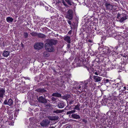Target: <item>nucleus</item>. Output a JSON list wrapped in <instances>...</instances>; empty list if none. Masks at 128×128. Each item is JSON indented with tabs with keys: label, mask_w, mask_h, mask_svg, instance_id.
<instances>
[{
	"label": "nucleus",
	"mask_w": 128,
	"mask_h": 128,
	"mask_svg": "<svg viewBox=\"0 0 128 128\" xmlns=\"http://www.w3.org/2000/svg\"><path fill=\"white\" fill-rule=\"evenodd\" d=\"M57 40L51 39L45 44V48L46 50L49 52H53L54 50L53 45L56 44L57 43Z\"/></svg>",
	"instance_id": "f257e3e1"
},
{
	"label": "nucleus",
	"mask_w": 128,
	"mask_h": 128,
	"mask_svg": "<svg viewBox=\"0 0 128 128\" xmlns=\"http://www.w3.org/2000/svg\"><path fill=\"white\" fill-rule=\"evenodd\" d=\"M88 82H81L78 86L75 87V88L77 90H80L81 92L84 91L86 92L87 90L88 89Z\"/></svg>",
	"instance_id": "f03ea898"
},
{
	"label": "nucleus",
	"mask_w": 128,
	"mask_h": 128,
	"mask_svg": "<svg viewBox=\"0 0 128 128\" xmlns=\"http://www.w3.org/2000/svg\"><path fill=\"white\" fill-rule=\"evenodd\" d=\"M120 92L119 90H118L116 91H113L112 93V97H111V101L116 100L117 99V98H120V97L122 96L123 94Z\"/></svg>",
	"instance_id": "7ed1b4c3"
},
{
	"label": "nucleus",
	"mask_w": 128,
	"mask_h": 128,
	"mask_svg": "<svg viewBox=\"0 0 128 128\" xmlns=\"http://www.w3.org/2000/svg\"><path fill=\"white\" fill-rule=\"evenodd\" d=\"M122 46L120 45V44H118L116 46H111V48L114 50L116 51V53L118 54L119 52L122 51Z\"/></svg>",
	"instance_id": "20e7f679"
},
{
	"label": "nucleus",
	"mask_w": 128,
	"mask_h": 128,
	"mask_svg": "<svg viewBox=\"0 0 128 128\" xmlns=\"http://www.w3.org/2000/svg\"><path fill=\"white\" fill-rule=\"evenodd\" d=\"M50 122V121L48 120L45 119L40 122V124L41 126L43 127H46L48 126Z\"/></svg>",
	"instance_id": "39448f33"
},
{
	"label": "nucleus",
	"mask_w": 128,
	"mask_h": 128,
	"mask_svg": "<svg viewBox=\"0 0 128 128\" xmlns=\"http://www.w3.org/2000/svg\"><path fill=\"white\" fill-rule=\"evenodd\" d=\"M44 46V44L42 42H36L34 44V47L35 49L39 50L42 48Z\"/></svg>",
	"instance_id": "423d86ee"
},
{
	"label": "nucleus",
	"mask_w": 128,
	"mask_h": 128,
	"mask_svg": "<svg viewBox=\"0 0 128 128\" xmlns=\"http://www.w3.org/2000/svg\"><path fill=\"white\" fill-rule=\"evenodd\" d=\"M73 12L71 9H69L67 12L66 17L70 20H72L73 18Z\"/></svg>",
	"instance_id": "0eeeda50"
},
{
	"label": "nucleus",
	"mask_w": 128,
	"mask_h": 128,
	"mask_svg": "<svg viewBox=\"0 0 128 128\" xmlns=\"http://www.w3.org/2000/svg\"><path fill=\"white\" fill-rule=\"evenodd\" d=\"M13 101L11 98H10L8 100L6 99L4 102L5 105H7L9 106H11L13 104Z\"/></svg>",
	"instance_id": "6e6552de"
},
{
	"label": "nucleus",
	"mask_w": 128,
	"mask_h": 128,
	"mask_svg": "<svg viewBox=\"0 0 128 128\" xmlns=\"http://www.w3.org/2000/svg\"><path fill=\"white\" fill-rule=\"evenodd\" d=\"M37 99L38 102H40L45 104L47 102V101L46 99L42 96H40L38 98H37Z\"/></svg>",
	"instance_id": "1a4fd4ad"
},
{
	"label": "nucleus",
	"mask_w": 128,
	"mask_h": 128,
	"mask_svg": "<svg viewBox=\"0 0 128 128\" xmlns=\"http://www.w3.org/2000/svg\"><path fill=\"white\" fill-rule=\"evenodd\" d=\"M110 50V48L108 47H104L102 50V54L108 56V54Z\"/></svg>",
	"instance_id": "9d476101"
},
{
	"label": "nucleus",
	"mask_w": 128,
	"mask_h": 128,
	"mask_svg": "<svg viewBox=\"0 0 128 128\" xmlns=\"http://www.w3.org/2000/svg\"><path fill=\"white\" fill-rule=\"evenodd\" d=\"M46 117L49 119V120H57L58 119V116L48 115Z\"/></svg>",
	"instance_id": "9b49d317"
},
{
	"label": "nucleus",
	"mask_w": 128,
	"mask_h": 128,
	"mask_svg": "<svg viewBox=\"0 0 128 128\" xmlns=\"http://www.w3.org/2000/svg\"><path fill=\"white\" fill-rule=\"evenodd\" d=\"M120 62H118L116 60H115L113 61L112 64L115 68L118 69L119 67V63Z\"/></svg>",
	"instance_id": "f8f14e48"
},
{
	"label": "nucleus",
	"mask_w": 128,
	"mask_h": 128,
	"mask_svg": "<svg viewBox=\"0 0 128 128\" xmlns=\"http://www.w3.org/2000/svg\"><path fill=\"white\" fill-rule=\"evenodd\" d=\"M65 106V103L63 102L59 101L57 104V106L58 108H62L64 107Z\"/></svg>",
	"instance_id": "ddd939ff"
},
{
	"label": "nucleus",
	"mask_w": 128,
	"mask_h": 128,
	"mask_svg": "<svg viewBox=\"0 0 128 128\" xmlns=\"http://www.w3.org/2000/svg\"><path fill=\"white\" fill-rule=\"evenodd\" d=\"M118 90H120L122 91L125 90L126 89V87L122 83L121 84H120Z\"/></svg>",
	"instance_id": "4468645a"
},
{
	"label": "nucleus",
	"mask_w": 128,
	"mask_h": 128,
	"mask_svg": "<svg viewBox=\"0 0 128 128\" xmlns=\"http://www.w3.org/2000/svg\"><path fill=\"white\" fill-rule=\"evenodd\" d=\"M5 90L4 89L2 88L0 89V98H3L5 94Z\"/></svg>",
	"instance_id": "2eb2a0df"
},
{
	"label": "nucleus",
	"mask_w": 128,
	"mask_h": 128,
	"mask_svg": "<svg viewBox=\"0 0 128 128\" xmlns=\"http://www.w3.org/2000/svg\"><path fill=\"white\" fill-rule=\"evenodd\" d=\"M104 83L106 84H108L109 86V85L111 84L112 82L113 81L111 80H109L108 79H104Z\"/></svg>",
	"instance_id": "dca6fc26"
},
{
	"label": "nucleus",
	"mask_w": 128,
	"mask_h": 128,
	"mask_svg": "<svg viewBox=\"0 0 128 128\" xmlns=\"http://www.w3.org/2000/svg\"><path fill=\"white\" fill-rule=\"evenodd\" d=\"M93 78L95 82H96L100 81L102 79V78L101 77L95 76H94Z\"/></svg>",
	"instance_id": "f3484780"
},
{
	"label": "nucleus",
	"mask_w": 128,
	"mask_h": 128,
	"mask_svg": "<svg viewBox=\"0 0 128 128\" xmlns=\"http://www.w3.org/2000/svg\"><path fill=\"white\" fill-rule=\"evenodd\" d=\"M64 40L68 43H70L71 42V39L70 36H66L64 38Z\"/></svg>",
	"instance_id": "a211bd4d"
},
{
	"label": "nucleus",
	"mask_w": 128,
	"mask_h": 128,
	"mask_svg": "<svg viewBox=\"0 0 128 128\" xmlns=\"http://www.w3.org/2000/svg\"><path fill=\"white\" fill-rule=\"evenodd\" d=\"M111 84H112V87L113 88H117L118 90L119 85L114 82H112Z\"/></svg>",
	"instance_id": "6ab92c4d"
},
{
	"label": "nucleus",
	"mask_w": 128,
	"mask_h": 128,
	"mask_svg": "<svg viewBox=\"0 0 128 128\" xmlns=\"http://www.w3.org/2000/svg\"><path fill=\"white\" fill-rule=\"evenodd\" d=\"M127 19V14H124V16L121 17L120 18V19L119 21L121 22H122L124 20Z\"/></svg>",
	"instance_id": "aec40b11"
},
{
	"label": "nucleus",
	"mask_w": 128,
	"mask_h": 128,
	"mask_svg": "<svg viewBox=\"0 0 128 128\" xmlns=\"http://www.w3.org/2000/svg\"><path fill=\"white\" fill-rule=\"evenodd\" d=\"M114 82L116 84H117L118 85H119L120 84H122V81L119 78H117L115 80H114V82Z\"/></svg>",
	"instance_id": "412c9836"
},
{
	"label": "nucleus",
	"mask_w": 128,
	"mask_h": 128,
	"mask_svg": "<svg viewBox=\"0 0 128 128\" xmlns=\"http://www.w3.org/2000/svg\"><path fill=\"white\" fill-rule=\"evenodd\" d=\"M72 118L76 119L80 118V117L79 115L76 114H72Z\"/></svg>",
	"instance_id": "4be33fe9"
},
{
	"label": "nucleus",
	"mask_w": 128,
	"mask_h": 128,
	"mask_svg": "<svg viewBox=\"0 0 128 128\" xmlns=\"http://www.w3.org/2000/svg\"><path fill=\"white\" fill-rule=\"evenodd\" d=\"M10 52L8 51H4L3 52L2 55L4 56L7 57L9 54Z\"/></svg>",
	"instance_id": "5701e85b"
},
{
	"label": "nucleus",
	"mask_w": 128,
	"mask_h": 128,
	"mask_svg": "<svg viewBox=\"0 0 128 128\" xmlns=\"http://www.w3.org/2000/svg\"><path fill=\"white\" fill-rule=\"evenodd\" d=\"M116 53V52L115 50H113L111 51V50H110L108 54V56L111 55L113 56Z\"/></svg>",
	"instance_id": "b1692460"
},
{
	"label": "nucleus",
	"mask_w": 128,
	"mask_h": 128,
	"mask_svg": "<svg viewBox=\"0 0 128 128\" xmlns=\"http://www.w3.org/2000/svg\"><path fill=\"white\" fill-rule=\"evenodd\" d=\"M37 34V36L39 38H43L46 37V36L43 34L39 33Z\"/></svg>",
	"instance_id": "393cba45"
},
{
	"label": "nucleus",
	"mask_w": 128,
	"mask_h": 128,
	"mask_svg": "<svg viewBox=\"0 0 128 128\" xmlns=\"http://www.w3.org/2000/svg\"><path fill=\"white\" fill-rule=\"evenodd\" d=\"M125 42V39L123 37L120 39L118 41V44L122 46L123 44Z\"/></svg>",
	"instance_id": "a878e982"
},
{
	"label": "nucleus",
	"mask_w": 128,
	"mask_h": 128,
	"mask_svg": "<svg viewBox=\"0 0 128 128\" xmlns=\"http://www.w3.org/2000/svg\"><path fill=\"white\" fill-rule=\"evenodd\" d=\"M52 96L58 97H60L62 96L61 94L60 93L56 92L53 93L52 94Z\"/></svg>",
	"instance_id": "bb28decb"
},
{
	"label": "nucleus",
	"mask_w": 128,
	"mask_h": 128,
	"mask_svg": "<svg viewBox=\"0 0 128 128\" xmlns=\"http://www.w3.org/2000/svg\"><path fill=\"white\" fill-rule=\"evenodd\" d=\"M26 88L25 86H19L18 89L21 92H23L24 91V90Z\"/></svg>",
	"instance_id": "cd10ccee"
},
{
	"label": "nucleus",
	"mask_w": 128,
	"mask_h": 128,
	"mask_svg": "<svg viewBox=\"0 0 128 128\" xmlns=\"http://www.w3.org/2000/svg\"><path fill=\"white\" fill-rule=\"evenodd\" d=\"M80 63L81 64H82V65H84V66L87 67V66H86L88 64V62H86V60H82L80 62Z\"/></svg>",
	"instance_id": "c85d7f7f"
},
{
	"label": "nucleus",
	"mask_w": 128,
	"mask_h": 128,
	"mask_svg": "<svg viewBox=\"0 0 128 128\" xmlns=\"http://www.w3.org/2000/svg\"><path fill=\"white\" fill-rule=\"evenodd\" d=\"M80 104L79 103L77 105L74 106L75 107L74 108V110H79L80 109Z\"/></svg>",
	"instance_id": "c756f323"
},
{
	"label": "nucleus",
	"mask_w": 128,
	"mask_h": 128,
	"mask_svg": "<svg viewBox=\"0 0 128 128\" xmlns=\"http://www.w3.org/2000/svg\"><path fill=\"white\" fill-rule=\"evenodd\" d=\"M13 19L11 17L9 16L7 17L6 18V20L7 22H12L13 21Z\"/></svg>",
	"instance_id": "7c9ffc66"
},
{
	"label": "nucleus",
	"mask_w": 128,
	"mask_h": 128,
	"mask_svg": "<svg viewBox=\"0 0 128 128\" xmlns=\"http://www.w3.org/2000/svg\"><path fill=\"white\" fill-rule=\"evenodd\" d=\"M37 91L39 92H46V90L43 88H39L37 90Z\"/></svg>",
	"instance_id": "2f4dec72"
},
{
	"label": "nucleus",
	"mask_w": 128,
	"mask_h": 128,
	"mask_svg": "<svg viewBox=\"0 0 128 128\" xmlns=\"http://www.w3.org/2000/svg\"><path fill=\"white\" fill-rule=\"evenodd\" d=\"M105 6L108 9H110V8L112 6V5H111L110 3H108L107 2L106 3Z\"/></svg>",
	"instance_id": "473e14b6"
},
{
	"label": "nucleus",
	"mask_w": 128,
	"mask_h": 128,
	"mask_svg": "<svg viewBox=\"0 0 128 128\" xmlns=\"http://www.w3.org/2000/svg\"><path fill=\"white\" fill-rule=\"evenodd\" d=\"M64 112V110H54L53 111V113H56V114H58L59 113H62V112Z\"/></svg>",
	"instance_id": "72a5a7b5"
},
{
	"label": "nucleus",
	"mask_w": 128,
	"mask_h": 128,
	"mask_svg": "<svg viewBox=\"0 0 128 128\" xmlns=\"http://www.w3.org/2000/svg\"><path fill=\"white\" fill-rule=\"evenodd\" d=\"M123 36L121 35H117L115 36V38L116 39L118 40V41L120 40V39Z\"/></svg>",
	"instance_id": "f704fd0d"
},
{
	"label": "nucleus",
	"mask_w": 128,
	"mask_h": 128,
	"mask_svg": "<svg viewBox=\"0 0 128 128\" xmlns=\"http://www.w3.org/2000/svg\"><path fill=\"white\" fill-rule=\"evenodd\" d=\"M38 33L36 32H33L30 33V34L33 36H37Z\"/></svg>",
	"instance_id": "c9c22d12"
},
{
	"label": "nucleus",
	"mask_w": 128,
	"mask_h": 128,
	"mask_svg": "<svg viewBox=\"0 0 128 128\" xmlns=\"http://www.w3.org/2000/svg\"><path fill=\"white\" fill-rule=\"evenodd\" d=\"M111 8L112 10L114 11L116 10L117 8V6H112Z\"/></svg>",
	"instance_id": "e433bc0d"
},
{
	"label": "nucleus",
	"mask_w": 128,
	"mask_h": 128,
	"mask_svg": "<svg viewBox=\"0 0 128 128\" xmlns=\"http://www.w3.org/2000/svg\"><path fill=\"white\" fill-rule=\"evenodd\" d=\"M76 112V111L75 110H73L70 111H69L67 112L66 114L68 115L71 114H74Z\"/></svg>",
	"instance_id": "4c0bfd02"
},
{
	"label": "nucleus",
	"mask_w": 128,
	"mask_h": 128,
	"mask_svg": "<svg viewBox=\"0 0 128 128\" xmlns=\"http://www.w3.org/2000/svg\"><path fill=\"white\" fill-rule=\"evenodd\" d=\"M62 2V3L63 5L65 6L66 7L68 8V6L66 4L64 0H61Z\"/></svg>",
	"instance_id": "58836bf2"
},
{
	"label": "nucleus",
	"mask_w": 128,
	"mask_h": 128,
	"mask_svg": "<svg viewBox=\"0 0 128 128\" xmlns=\"http://www.w3.org/2000/svg\"><path fill=\"white\" fill-rule=\"evenodd\" d=\"M68 4L70 5L71 6L72 5L71 3L72 2L70 0H64Z\"/></svg>",
	"instance_id": "ea45409f"
},
{
	"label": "nucleus",
	"mask_w": 128,
	"mask_h": 128,
	"mask_svg": "<svg viewBox=\"0 0 128 128\" xmlns=\"http://www.w3.org/2000/svg\"><path fill=\"white\" fill-rule=\"evenodd\" d=\"M28 34L27 32H24V37L25 38H27L28 37Z\"/></svg>",
	"instance_id": "a19ab883"
},
{
	"label": "nucleus",
	"mask_w": 128,
	"mask_h": 128,
	"mask_svg": "<svg viewBox=\"0 0 128 128\" xmlns=\"http://www.w3.org/2000/svg\"><path fill=\"white\" fill-rule=\"evenodd\" d=\"M0 46L2 48H3L4 47L5 45L4 42H2V43L0 44Z\"/></svg>",
	"instance_id": "79ce46f5"
},
{
	"label": "nucleus",
	"mask_w": 128,
	"mask_h": 128,
	"mask_svg": "<svg viewBox=\"0 0 128 128\" xmlns=\"http://www.w3.org/2000/svg\"><path fill=\"white\" fill-rule=\"evenodd\" d=\"M9 119L10 120H12L13 118V114H10L9 115Z\"/></svg>",
	"instance_id": "37998d69"
},
{
	"label": "nucleus",
	"mask_w": 128,
	"mask_h": 128,
	"mask_svg": "<svg viewBox=\"0 0 128 128\" xmlns=\"http://www.w3.org/2000/svg\"><path fill=\"white\" fill-rule=\"evenodd\" d=\"M14 122L13 121H11L9 123V124L10 125H11V126H14Z\"/></svg>",
	"instance_id": "c03bdc74"
},
{
	"label": "nucleus",
	"mask_w": 128,
	"mask_h": 128,
	"mask_svg": "<svg viewBox=\"0 0 128 128\" xmlns=\"http://www.w3.org/2000/svg\"><path fill=\"white\" fill-rule=\"evenodd\" d=\"M18 113H17L16 112H15V113H14V117H15V118L17 116V115L18 114Z\"/></svg>",
	"instance_id": "a18cd8bd"
},
{
	"label": "nucleus",
	"mask_w": 128,
	"mask_h": 128,
	"mask_svg": "<svg viewBox=\"0 0 128 128\" xmlns=\"http://www.w3.org/2000/svg\"><path fill=\"white\" fill-rule=\"evenodd\" d=\"M19 111H20L19 109L16 108V110H15V112H16L17 113H19Z\"/></svg>",
	"instance_id": "49530a36"
},
{
	"label": "nucleus",
	"mask_w": 128,
	"mask_h": 128,
	"mask_svg": "<svg viewBox=\"0 0 128 128\" xmlns=\"http://www.w3.org/2000/svg\"><path fill=\"white\" fill-rule=\"evenodd\" d=\"M121 15L118 12L117 14V18L118 19H119L120 17L121 18V17H120Z\"/></svg>",
	"instance_id": "de8ad7c7"
},
{
	"label": "nucleus",
	"mask_w": 128,
	"mask_h": 128,
	"mask_svg": "<svg viewBox=\"0 0 128 128\" xmlns=\"http://www.w3.org/2000/svg\"><path fill=\"white\" fill-rule=\"evenodd\" d=\"M47 28L46 27L44 28H42L41 29H42V32H43L44 31H45L46 30V29Z\"/></svg>",
	"instance_id": "09e8293b"
},
{
	"label": "nucleus",
	"mask_w": 128,
	"mask_h": 128,
	"mask_svg": "<svg viewBox=\"0 0 128 128\" xmlns=\"http://www.w3.org/2000/svg\"><path fill=\"white\" fill-rule=\"evenodd\" d=\"M44 54L45 56L46 57H48L49 56V55L48 54H47V52H44Z\"/></svg>",
	"instance_id": "8fccbe9b"
},
{
	"label": "nucleus",
	"mask_w": 128,
	"mask_h": 128,
	"mask_svg": "<svg viewBox=\"0 0 128 128\" xmlns=\"http://www.w3.org/2000/svg\"><path fill=\"white\" fill-rule=\"evenodd\" d=\"M82 121L83 122H84L85 123H86L87 122V121L85 119H82Z\"/></svg>",
	"instance_id": "3c124183"
},
{
	"label": "nucleus",
	"mask_w": 128,
	"mask_h": 128,
	"mask_svg": "<svg viewBox=\"0 0 128 128\" xmlns=\"http://www.w3.org/2000/svg\"><path fill=\"white\" fill-rule=\"evenodd\" d=\"M125 45L126 46H127V47L128 46V41H127L126 42H125Z\"/></svg>",
	"instance_id": "603ef678"
},
{
	"label": "nucleus",
	"mask_w": 128,
	"mask_h": 128,
	"mask_svg": "<svg viewBox=\"0 0 128 128\" xmlns=\"http://www.w3.org/2000/svg\"><path fill=\"white\" fill-rule=\"evenodd\" d=\"M72 30H70L68 32V34H71L72 33Z\"/></svg>",
	"instance_id": "864d4df0"
},
{
	"label": "nucleus",
	"mask_w": 128,
	"mask_h": 128,
	"mask_svg": "<svg viewBox=\"0 0 128 128\" xmlns=\"http://www.w3.org/2000/svg\"><path fill=\"white\" fill-rule=\"evenodd\" d=\"M67 22H68V24L69 25H71V22L70 20H67Z\"/></svg>",
	"instance_id": "5fc2aeb1"
},
{
	"label": "nucleus",
	"mask_w": 128,
	"mask_h": 128,
	"mask_svg": "<svg viewBox=\"0 0 128 128\" xmlns=\"http://www.w3.org/2000/svg\"><path fill=\"white\" fill-rule=\"evenodd\" d=\"M70 43H68L67 44V47L68 48H70L71 46L70 44Z\"/></svg>",
	"instance_id": "6e6d98bb"
},
{
	"label": "nucleus",
	"mask_w": 128,
	"mask_h": 128,
	"mask_svg": "<svg viewBox=\"0 0 128 128\" xmlns=\"http://www.w3.org/2000/svg\"><path fill=\"white\" fill-rule=\"evenodd\" d=\"M45 8L46 9V10H48L49 8L48 6H45Z\"/></svg>",
	"instance_id": "4d7b16f0"
},
{
	"label": "nucleus",
	"mask_w": 128,
	"mask_h": 128,
	"mask_svg": "<svg viewBox=\"0 0 128 128\" xmlns=\"http://www.w3.org/2000/svg\"><path fill=\"white\" fill-rule=\"evenodd\" d=\"M94 74H95L98 75L99 74V73H98V72H94Z\"/></svg>",
	"instance_id": "13d9d810"
},
{
	"label": "nucleus",
	"mask_w": 128,
	"mask_h": 128,
	"mask_svg": "<svg viewBox=\"0 0 128 128\" xmlns=\"http://www.w3.org/2000/svg\"><path fill=\"white\" fill-rule=\"evenodd\" d=\"M88 41L90 43H92V41L90 40H88Z\"/></svg>",
	"instance_id": "bf43d9fd"
},
{
	"label": "nucleus",
	"mask_w": 128,
	"mask_h": 128,
	"mask_svg": "<svg viewBox=\"0 0 128 128\" xmlns=\"http://www.w3.org/2000/svg\"><path fill=\"white\" fill-rule=\"evenodd\" d=\"M66 128H72L71 126H69L66 127Z\"/></svg>",
	"instance_id": "052dcab7"
},
{
	"label": "nucleus",
	"mask_w": 128,
	"mask_h": 128,
	"mask_svg": "<svg viewBox=\"0 0 128 128\" xmlns=\"http://www.w3.org/2000/svg\"><path fill=\"white\" fill-rule=\"evenodd\" d=\"M16 75H14V78H17V76H16Z\"/></svg>",
	"instance_id": "680f3d73"
},
{
	"label": "nucleus",
	"mask_w": 128,
	"mask_h": 128,
	"mask_svg": "<svg viewBox=\"0 0 128 128\" xmlns=\"http://www.w3.org/2000/svg\"><path fill=\"white\" fill-rule=\"evenodd\" d=\"M114 0L118 2L119 0Z\"/></svg>",
	"instance_id": "e2e57ef3"
},
{
	"label": "nucleus",
	"mask_w": 128,
	"mask_h": 128,
	"mask_svg": "<svg viewBox=\"0 0 128 128\" xmlns=\"http://www.w3.org/2000/svg\"><path fill=\"white\" fill-rule=\"evenodd\" d=\"M126 14V13L125 14H123V13H122L121 15H122V16H124V14Z\"/></svg>",
	"instance_id": "0e129e2a"
},
{
	"label": "nucleus",
	"mask_w": 128,
	"mask_h": 128,
	"mask_svg": "<svg viewBox=\"0 0 128 128\" xmlns=\"http://www.w3.org/2000/svg\"><path fill=\"white\" fill-rule=\"evenodd\" d=\"M64 110H68L66 109V108H65L64 109Z\"/></svg>",
	"instance_id": "69168bd1"
},
{
	"label": "nucleus",
	"mask_w": 128,
	"mask_h": 128,
	"mask_svg": "<svg viewBox=\"0 0 128 128\" xmlns=\"http://www.w3.org/2000/svg\"><path fill=\"white\" fill-rule=\"evenodd\" d=\"M99 31V30H97V32L98 34V33L100 32H98Z\"/></svg>",
	"instance_id": "338daca9"
},
{
	"label": "nucleus",
	"mask_w": 128,
	"mask_h": 128,
	"mask_svg": "<svg viewBox=\"0 0 128 128\" xmlns=\"http://www.w3.org/2000/svg\"><path fill=\"white\" fill-rule=\"evenodd\" d=\"M98 116H96V119H98Z\"/></svg>",
	"instance_id": "774afa93"
}]
</instances>
